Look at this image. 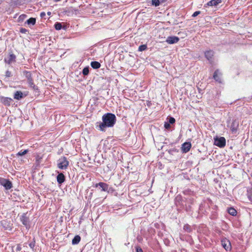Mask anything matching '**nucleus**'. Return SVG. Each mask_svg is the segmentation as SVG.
I'll use <instances>...</instances> for the list:
<instances>
[{
  "mask_svg": "<svg viewBox=\"0 0 252 252\" xmlns=\"http://www.w3.org/2000/svg\"><path fill=\"white\" fill-rule=\"evenodd\" d=\"M103 122L99 125V129L101 131H105L107 127H112L115 123L116 117L115 115L108 113L102 117Z\"/></svg>",
  "mask_w": 252,
  "mask_h": 252,
  "instance_id": "1",
  "label": "nucleus"
},
{
  "mask_svg": "<svg viewBox=\"0 0 252 252\" xmlns=\"http://www.w3.org/2000/svg\"><path fill=\"white\" fill-rule=\"evenodd\" d=\"M58 167L61 169H66L68 165L69 162L64 157L60 158L58 160Z\"/></svg>",
  "mask_w": 252,
  "mask_h": 252,
  "instance_id": "2",
  "label": "nucleus"
},
{
  "mask_svg": "<svg viewBox=\"0 0 252 252\" xmlns=\"http://www.w3.org/2000/svg\"><path fill=\"white\" fill-rule=\"evenodd\" d=\"M0 184L3 186L6 189H9L12 188L11 182L4 178L0 177Z\"/></svg>",
  "mask_w": 252,
  "mask_h": 252,
  "instance_id": "3",
  "label": "nucleus"
},
{
  "mask_svg": "<svg viewBox=\"0 0 252 252\" xmlns=\"http://www.w3.org/2000/svg\"><path fill=\"white\" fill-rule=\"evenodd\" d=\"M225 139L223 137L216 138L214 141L215 145L220 147H223L225 145Z\"/></svg>",
  "mask_w": 252,
  "mask_h": 252,
  "instance_id": "4",
  "label": "nucleus"
},
{
  "mask_svg": "<svg viewBox=\"0 0 252 252\" xmlns=\"http://www.w3.org/2000/svg\"><path fill=\"white\" fill-rule=\"evenodd\" d=\"M222 246L226 251L230 250L231 244L229 241L226 239H223L221 241Z\"/></svg>",
  "mask_w": 252,
  "mask_h": 252,
  "instance_id": "5",
  "label": "nucleus"
},
{
  "mask_svg": "<svg viewBox=\"0 0 252 252\" xmlns=\"http://www.w3.org/2000/svg\"><path fill=\"white\" fill-rule=\"evenodd\" d=\"M179 38L178 37L175 36H168L167 38L166 41L168 44H172L177 43L179 41Z\"/></svg>",
  "mask_w": 252,
  "mask_h": 252,
  "instance_id": "6",
  "label": "nucleus"
},
{
  "mask_svg": "<svg viewBox=\"0 0 252 252\" xmlns=\"http://www.w3.org/2000/svg\"><path fill=\"white\" fill-rule=\"evenodd\" d=\"M191 145L189 142H185L182 146V150L184 153L188 152L190 149Z\"/></svg>",
  "mask_w": 252,
  "mask_h": 252,
  "instance_id": "7",
  "label": "nucleus"
},
{
  "mask_svg": "<svg viewBox=\"0 0 252 252\" xmlns=\"http://www.w3.org/2000/svg\"><path fill=\"white\" fill-rule=\"evenodd\" d=\"M21 220L22 222V223L27 227L29 226V219L26 217V215L24 214L21 216Z\"/></svg>",
  "mask_w": 252,
  "mask_h": 252,
  "instance_id": "8",
  "label": "nucleus"
},
{
  "mask_svg": "<svg viewBox=\"0 0 252 252\" xmlns=\"http://www.w3.org/2000/svg\"><path fill=\"white\" fill-rule=\"evenodd\" d=\"M220 75L221 73L220 72L219 70H216L214 74V78L217 81H218L219 82H221V78H220Z\"/></svg>",
  "mask_w": 252,
  "mask_h": 252,
  "instance_id": "9",
  "label": "nucleus"
},
{
  "mask_svg": "<svg viewBox=\"0 0 252 252\" xmlns=\"http://www.w3.org/2000/svg\"><path fill=\"white\" fill-rule=\"evenodd\" d=\"M221 2V0H211L207 3V5L208 6H216Z\"/></svg>",
  "mask_w": 252,
  "mask_h": 252,
  "instance_id": "10",
  "label": "nucleus"
},
{
  "mask_svg": "<svg viewBox=\"0 0 252 252\" xmlns=\"http://www.w3.org/2000/svg\"><path fill=\"white\" fill-rule=\"evenodd\" d=\"M99 186L102 189V191H105L108 189V185L104 183H99L96 184L95 187Z\"/></svg>",
  "mask_w": 252,
  "mask_h": 252,
  "instance_id": "11",
  "label": "nucleus"
},
{
  "mask_svg": "<svg viewBox=\"0 0 252 252\" xmlns=\"http://www.w3.org/2000/svg\"><path fill=\"white\" fill-rule=\"evenodd\" d=\"M57 179L59 184H61L64 181L65 177L64 175L61 173L58 174Z\"/></svg>",
  "mask_w": 252,
  "mask_h": 252,
  "instance_id": "12",
  "label": "nucleus"
},
{
  "mask_svg": "<svg viewBox=\"0 0 252 252\" xmlns=\"http://www.w3.org/2000/svg\"><path fill=\"white\" fill-rule=\"evenodd\" d=\"M206 58L209 61H211L213 56V52L212 51H207L205 53Z\"/></svg>",
  "mask_w": 252,
  "mask_h": 252,
  "instance_id": "13",
  "label": "nucleus"
},
{
  "mask_svg": "<svg viewBox=\"0 0 252 252\" xmlns=\"http://www.w3.org/2000/svg\"><path fill=\"white\" fill-rule=\"evenodd\" d=\"M81 240V238L79 235L75 236L72 240V244L73 245L78 244Z\"/></svg>",
  "mask_w": 252,
  "mask_h": 252,
  "instance_id": "14",
  "label": "nucleus"
},
{
  "mask_svg": "<svg viewBox=\"0 0 252 252\" xmlns=\"http://www.w3.org/2000/svg\"><path fill=\"white\" fill-rule=\"evenodd\" d=\"M23 96V93L20 91H17L14 94V98L16 99H20Z\"/></svg>",
  "mask_w": 252,
  "mask_h": 252,
  "instance_id": "15",
  "label": "nucleus"
},
{
  "mask_svg": "<svg viewBox=\"0 0 252 252\" xmlns=\"http://www.w3.org/2000/svg\"><path fill=\"white\" fill-rule=\"evenodd\" d=\"M91 64L92 67L94 69H97L100 67V64L97 62H92Z\"/></svg>",
  "mask_w": 252,
  "mask_h": 252,
  "instance_id": "16",
  "label": "nucleus"
},
{
  "mask_svg": "<svg viewBox=\"0 0 252 252\" xmlns=\"http://www.w3.org/2000/svg\"><path fill=\"white\" fill-rule=\"evenodd\" d=\"M36 19L34 18H31L26 21V23L29 25H34Z\"/></svg>",
  "mask_w": 252,
  "mask_h": 252,
  "instance_id": "17",
  "label": "nucleus"
},
{
  "mask_svg": "<svg viewBox=\"0 0 252 252\" xmlns=\"http://www.w3.org/2000/svg\"><path fill=\"white\" fill-rule=\"evenodd\" d=\"M15 59V56L14 55H10L9 57V59L7 60H5V61L6 62L8 63V64H10L13 61H14Z\"/></svg>",
  "mask_w": 252,
  "mask_h": 252,
  "instance_id": "18",
  "label": "nucleus"
},
{
  "mask_svg": "<svg viewBox=\"0 0 252 252\" xmlns=\"http://www.w3.org/2000/svg\"><path fill=\"white\" fill-rule=\"evenodd\" d=\"M228 213L232 216H235L237 214L236 210L233 208H230L228 210Z\"/></svg>",
  "mask_w": 252,
  "mask_h": 252,
  "instance_id": "19",
  "label": "nucleus"
},
{
  "mask_svg": "<svg viewBox=\"0 0 252 252\" xmlns=\"http://www.w3.org/2000/svg\"><path fill=\"white\" fill-rule=\"evenodd\" d=\"M24 75L26 76V77L27 78V80L32 79L31 76V73L29 71H25L23 72Z\"/></svg>",
  "mask_w": 252,
  "mask_h": 252,
  "instance_id": "20",
  "label": "nucleus"
},
{
  "mask_svg": "<svg viewBox=\"0 0 252 252\" xmlns=\"http://www.w3.org/2000/svg\"><path fill=\"white\" fill-rule=\"evenodd\" d=\"M28 83H29V86L32 88V89H35V86L34 85V83H33V80L32 79H29L28 80Z\"/></svg>",
  "mask_w": 252,
  "mask_h": 252,
  "instance_id": "21",
  "label": "nucleus"
},
{
  "mask_svg": "<svg viewBox=\"0 0 252 252\" xmlns=\"http://www.w3.org/2000/svg\"><path fill=\"white\" fill-rule=\"evenodd\" d=\"M28 152V150H25L24 151H21L17 153V155L19 156H22L26 154Z\"/></svg>",
  "mask_w": 252,
  "mask_h": 252,
  "instance_id": "22",
  "label": "nucleus"
},
{
  "mask_svg": "<svg viewBox=\"0 0 252 252\" xmlns=\"http://www.w3.org/2000/svg\"><path fill=\"white\" fill-rule=\"evenodd\" d=\"M62 24L60 23H57L55 24V28L57 30H60L62 29Z\"/></svg>",
  "mask_w": 252,
  "mask_h": 252,
  "instance_id": "23",
  "label": "nucleus"
},
{
  "mask_svg": "<svg viewBox=\"0 0 252 252\" xmlns=\"http://www.w3.org/2000/svg\"><path fill=\"white\" fill-rule=\"evenodd\" d=\"M89 70L88 67H85L82 71L83 75H87L89 74Z\"/></svg>",
  "mask_w": 252,
  "mask_h": 252,
  "instance_id": "24",
  "label": "nucleus"
},
{
  "mask_svg": "<svg viewBox=\"0 0 252 252\" xmlns=\"http://www.w3.org/2000/svg\"><path fill=\"white\" fill-rule=\"evenodd\" d=\"M152 3L156 6H158L159 5V0H152Z\"/></svg>",
  "mask_w": 252,
  "mask_h": 252,
  "instance_id": "25",
  "label": "nucleus"
},
{
  "mask_svg": "<svg viewBox=\"0 0 252 252\" xmlns=\"http://www.w3.org/2000/svg\"><path fill=\"white\" fill-rule=\"evenodd\" d=\"M27 16L25 14L21 15L18 18V21H23L26 18Z\"/></svg>",
  "mask_w": 252,
  "mask_h": 252,
  "instance_id": "26",
  "label": "nucleus"
},
{
  "mask_svg": "<svg viewBox=\"0 0 252 252\" xmlns=\"http://www.w3.org/2000/svg\"><path fill=\"white\" fill-rule=\"evenodd\" d=\"M146 48H147V46L146 45H142L139 47L138 50L140 51H144L145 50H146Z\"/></svg>",
  "mask_w": 252,
  "mask_h": 252,
  "instance_id": "27",
  "label": "nucleus"
},
{
  "mask_svg": "<svg viewBox=\"0 0 252 252\" xmlns=\"http://www.w3.org/2000/svg\"><path fill=\"white\" fill-rule=\"evenodd\" d=\"M175 122V119L173 117H170L169 120V123L173 124Z\"/></svg>",
  "mask_w": 252,
  "mask_h": 252,
  "instance_id": "28",
  "label": "nucleus"
},
{
  "mask_svg": "<svg viewBox=\"0 0 252 252\" xmlns=\"http://www.w3.org/2000/svg\"><path fill=\"white\" fill-rule=\"evenodd\" d=\"M164 126L166 129H168L170 127V124L166 122L164 123Z\"/></svg>",
  "mask_w": 252,
  "mask_h": 252,
  "instance_id": "29",
  "label": "nucleus"
},
{
  "mask_svg": "<svg viewBox=\"0 0 252 252\" xmlns=\"http://www.w3.org/2000/svg\"><path fill=\"white\" fill-rule=\"evenodd\" d=\"M200 14V11H195V12H194V13L192 14V16L193 17H195L196 16H197L198 14Z\"/></svg>",
  "mask_w": 252,
  "mask_h": 252,
  "instance_id": "30",
  "label": "nucleus"
},
{
  "mask_svg": "<svg viewBox=\"0 0 252 252\" xmlns=\"http://www.w3.org/2000/svg\"><path fill=\"white\" fill-rule=\"evenodd\" d=\"M20 32H22V33H26V32H27V30L25 29H23V28H22L21 30H20Z\"/></svg>",
  "mask_w": 252,
  "mask_h": 252,
  "instance_id": "31",
  "label": "nucleus"
},
{
  "mask_svg": "<svg viewBox=\"0 0 252 252\" xmlns=\"http://www.w3.org/2000/svg\"><path fill=\"white\" fill-rule=\"evenodd\" d=\"M184 229H186V230H187L188 231H189L190 230V229H189V226L188 225H185L184 226Z\"/></svg>",
  "mask_w": 252,
  "mask_h": 252,
  "instance_id": "32",
  "label": "nucleus"
},
{
  "mask_svg": "<svg viewBox=\"0 0 252 252\" xmlns=\"http://www.w3.org/2000/svg\"><path fill=\"white\" fill-rule=\"evenodd\" d=\"M29 246L30 247L32 248V249H33L34 247V243H31L29 244Z\"/></svg>",
  "mask_w": 252,
  "mask_h": 252,
  "instance_id": "33",
  "label": "nucleus"
},
{
  "mask_svg": "<svg viewBox=\"0 0 252 252\" xmlns=\"http://www.w3.org/2000/svg\"><path fill=\"white\" fill-rule=\"evenodd\" d=\"M136 252H143V251H142L141 248H137Z\"/></svg>",
  "mask_w": 252,
  "mask_h": 252,
  "instance_id": "34",
  "label": "nucleus"
},
{
  "mask_svg": "<svg viewBox=\"0 0 252 252\" xmlns=\"http://www.w3.org/2000/svg\"><path fill=\"white\" fill-rule=\"evenodd\" d=\"M46 14L44 12H42L40 13V17H44L45 16Z\"/></svg>",
  "mask_w": 252,
  "mask_h": 252,
  "instance_id": "35",
  "label": "nucleus"
},
{
  "mask_svg": "<svg viewBox=\"0 0 252 252\" xmlns=\"http://www.w3.org/2000/svg\"><path fill=\"white\" fill-rule=\"evenodd\" d=\"M51 14V12H47V15H49V16H50Z\"/></svg>",
  "mask_w": 252,
  "mask_h": 252,
  "instance_id": "36",
  "label": "nucleus"
}]
</instances>
